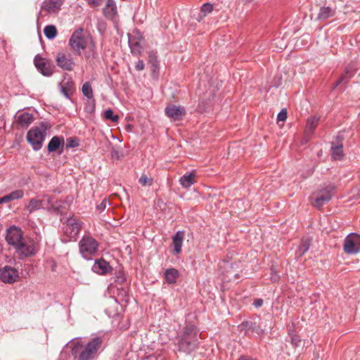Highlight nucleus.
I'll return each instance as SVG.
<instances>
[{
  "instance_id": "6e6552de",
  "label": "nucleus",
  "mask_w": 360,
  "mask_h": 360,
  "mask_svg": "<svg viewBox=\"0 0 360 360\" xmlns=\"http://www.w3.org/2000/svg\"><path fill=\"white\" fill-rule=\"evenodd\" d=\"M82 224L76 218L70 217L67 219L66 224L63 226V242L75 240L82 229Z\"/></svg>"
},
{
  "instance_id": "bb28decb",
  "label": "nucleus",
  "mask_w": 360,
  "mask_h": 360,
  "mask_svg": "<svg viewBox=\"0 0 360 360\" xmlns=\"http://www.w3.org/2000/svg\"><path fill=\"white\" fill-rule=\"evenodd\" d=\"M335 15V11L330 7H322L320 8L317 19L325 20Z\"/></svg>"
},
{
  "instance_id": "cd10ccee",
  "label": "nucleus",
  "mask_w": 360,
  "mask_h": 360,
  "mask_svg": "<svg viewBox=\"0 0 360 360\" xmlns=\"http://www.w3.org/2000/svg\"><path fill=\"white\" fill-rule=\"evenodd\" d=\"M129 44L132 54L136 56L141 54L142 51V46L140 41L130 38L129 39Z\"/></svg>"
},
{
  "instance_id": "7c9ffc66",
  "label": "nucleus",
  "mask_w": 360,
  "mask_h": 360,
  "mask_svg": "<svg viewBox=\"0 0 360 360\" xmlns=\"http://www.w3.org/2000/svg\"><path fill=\"white\" fill-rule=\"evenodd\" d=\"M44 32L47 39H53L57 35V29L54 25H46L44 27Z\"/></svg>"
},
{
  "instance_id": "8fccbe9b",
  "label": "nucleus",
  "mask_w": 360,
  "mask_h": 360,
  "mask_svg": "<svg viewBox=\"0 0 360 360\" xmlns=\"http://www.w3.org/2000/svg\"><path fill=\"white\" fill-rule=\"evenodd\" d=\"M3 203H6L3 197L0 198V205L3 204Z\"/></svg>"
},
{
  "instance_id": "c03bdc74",
  "label": "nucleus",
  "mask_w": 360,
  "mask_h": 360,
  "mask_svg": "<svg viewBox=\"0 0 360 360\" xmlns=\"http://www.w3.org/2000/svg\"><path fill=\"white\" fill-rule=\"evenodd\" d=\"M271 280L273 282H277L279 280L278 274L275 272L273 269L271 270Z\"/></svg>"
},
{
  "instance_id": "49530a36",
  "label": "nucleus",
  "mask_w": 360,
  "mask_h": 360,
  "mask_svg": "<svg viewBox=\"0 0 360 360\" xmlns=\"http://www.w3.org/2000/svg\"><path fill=\"white\" fill-rule=\"evenodd\" d=\"M241 326L245 328H252V323H249L248 321H243L241 323Z\"/></svg>"
},
{
  "instance_id": "2f4dec72",
  "label": "nucleus",
  "mask_w": 360,
  "mask_h": 360,
  "mask_svg": "<svg viewBox=\"0 0 360 360\" xmlns=\"http://www.w3.org/2000/svg\"><path fill=\"white\" fill-rule=\"evenodd\" d=\"M82 91L83 95L88 98L89 99L92 98L94 96L91 85L89 82H86L83 84L82 87Z\"/></svg>"
},
{
  "instance_id": "79ce46f5",
  "label": "nucleus",
  "mask_w": 360,
  "mask_h": 360,
  "mask_svg": "<svg viewBox=\"0 0 360 360\" xmlns=\"http://www.w3.org/2000/svg\"><path fill=\"white\" fill-rule=\"evenodd\" d=\"M145 64L142 60H139L135 65V68L138 71H141L144 69Z\"/></svg>"
},
{
  "instance_id": "e433bc0d",
  "label": "nucleus",
  "mask_w": 360,
  "mask_h": 360,
  "mask_svg": "<svg viewBox=\"0 0 360 360\" xmlns=\"http://www.w3.org/2000/svg\"><path fill=\"white\" fill-rule=\"evenodd\" d=\"M212 10L213 6L211 4L205 3L202 6L200 12L203 16H206L207 14L210 13Z\"/></svg>"
},
{
  "instance_id": "4be33fe9",
  "label": "nucleus",
  "mask_w": 360,
  "mask_h": 360,
  "mask_svg": "<svg viewBox=\"0 0 360 360\" xmlns=\"http://www.w3.org/2000/svg\"><path fill=\"white\" fill-rule=\"evenodd\" d=\"M64 145V139L62 136H53L48 143L47 150L49 153L57 150L60 146Z\"/></svg>"
},
{
  "instance_id": "a211bd4d",
  "label": "nucleus",
  "mask_w": 360,
  "mask_h": 360,
  "mask_svg": "<svg viewBox=\"0 0 360 360\" xmlns=\"http://www.w3.org/2000/svg\"><path fill=\"white\" fill-rule=\"evenodd\" d=\"M196 173L193 170L191 172L186 173L179 179V183L184 188H189L195 183Z\"/></svg>"
},
{
  "instance_id": "58836bf2",
  "label": "nucleus",
  "mask_w": 360,
  "mask_h": 360,
  "mask_svg": "<svg viewBox=\"0 0 360 360\" xmlns=\"http://www.w3.org/2000/svg\"><path fill=\"white\" fill-rule=\"evenodd\" d=\"M79 146L78 140L76 138H69L67 139V148H75Z\"/></svg>"
},
{
  "instance_id": "b1692460",
  "label": "nucleus",
  "mask_w": 360,
  "mask_h": 360,
  "mask_svg": "<svg viewBox=\"0 0 360 360\" xmlns=\"http://www.w3.org/2000/svg\"><path fill=\"white\" fill-rule=\"evenodd\" d=\"M319 121V118L316 117H311L307 119L305 128V134L307 136H311L314 133L318 125Z\"/></svg>"
},
{
  "instance_id": "a878e982",
  "label": "nucleus",
  "mask_w": 360,
  "mask_h": 360,
  "mask_svg": "<svg viewBox=\"0 0 360 360\" xmlns=\"http://www.w3.org/2000/svg\"><path fill=\"white\" fill-rule=\"evenodd\" d=\"M23 196L24 191L22 189H18L3 196V198L5 202L7 203L15 200L21 199Z\"/></svg>"
},
{
  "instance_id": "09e8293b",
  "label": "nucleus",
  "mask_w": 360,
  "mask_h": 360,
  "mask_svg": "<svg viewBox=\"0 0 360 360\" xmlns=\"http://www.w3.org/2000/svg\"><path fill=\"white\" fill-rule=\"evenodd\" d=\"M253 330L255 331L256 333H257L258 334H260V333H263V330H260V329H255V328H253Z\"/></svg>"
},
{
  "instance_id": "4468645a",
  "label": "nucleus",
  "mask_w": 360,
  "mask_h": 360,
  "mask_svg": "<svg viewBox=\"0 0 360 360\" xmlns=\"http://www.w3.org/2000/svg\"><path fill=\"white\" fill-rule=\"evenodd\" d=\"M37 69L44 76H51L53 74V66L46 58L37 55L34 59Z\"/></svg>"
},
{
  "instance_id": "f03ea898",
  "label": "nucleus",
  "mask_w": 360,
  "mask_h": 360,
  "mask_svg": "<svg viewBox=\"0 0 360 360\" xmlns=\"http://www.w3.org/2000/svg\"><path fill=\"white\" fill-rule=\"evenodd\" d=\"M102 342V339L98 337L92 338L86 344L82 338L77 339L73 343L72 354L78 360H91L95 357Z\"/></svg>"
},
{
  "instance_id": "f257e3e1",
  "label": "nucleus",
  "mask_w": 360,
  "mask_h": 360,
  "mask_svg": "<svg viewBox=\"0 0 360 360\" xmlns=\"http://www.w3.org/2000/svg\"><path fill=\"white\" fill-rule=\"evenodd\" d=\"M200 338L198 328L194 325L186 324L176 337L179 350L190 354L198 347Z\"/></svg>"
},
{
  "instance_id": "5701e85b",
  "label": "nucleus",
  "mask_w": 360,
  "mask_h": 360,
  "mask_svg": "<svg viewBox=\"0 0 360 360\" xmlns=\"http://www.w3.org/2000/svg\"><path fill=\"white\" fill-rule=\"evenodd\" d=\"M33 116L28 112H23L17 117V122L22 127H28L33 122Z\"/></svg>"
},
{
  "instance_id": "f3484780",
  "label": "nucleus",
  "mask_w": 360,
  "mask_h": 360,
  "mask_svg": "<svg viewBox=\"0 0 360 360\" xmlns=\"http://www.w3.org/2000/svg\"><path fill=\"white\" fill-rule=\"evenodd\" d=\"M111 270L109 263L103 259L96 260L92 266V271L100 275H105Z\"/></svg>"
},
{
  "instance_id": "a18cd8bd",
  "label": "nucleus",
  "mask_w": 360,
  "mask_h": 360,
  "mask_svg": "<svg viewBox=\"0 0 360 360\" xmlns=\"http://www.w3.org/2000/svg\"><path fill=\"white\" fill-rule=\"evenodd\" d=\"M262 304H263L262 299H257L253 302V305L257 308L260 307Z\"/></svg>"
},
{
  "instance_id": "72a5a7b5",
  "label": "nucleus",
  "mask_w": 360,
  "mask_h": 360,
  "mask_svg": "<svg viewBox=\"0 0 360 360\" xmlns=\"http://www.w3.org/2000/svg\"><path fill=\"white\" fill-rule=\"evenodd\" d=\"M139 181L143 186H150L153 184V179L152 177H148L145 174H142Z\"/></svg>"
},
{
  "instance_id": "c756f323",
  "label": "nucleus",
  "mask_w": 360,
  "mask_h": 360,
  "mask_svg": "<svg viewBox=\"0 0 360 360\" xmlns=\"http://www.w3.org/2000/svg\"><path fill=\"white\" fill-rule=\"evenodd\" d=\"M332 156L333 158L337 160H340L343 157V146L342 144H340L336 146H332Z\"/></svg>"
},
{
  "instance_id": "0eeeda50",
  "label": "nucleus",
  "mask_w": 360,
  "mask_h": 360,
  "mask_svg": "<svg viewBox=\"0 0 360 360\" xmlns=\"http://www.w3.org/2000/svg\"><path fill=\"white\" fill-rule=\"evenodd\" d=\"M89 41V37L84 36V30L78 28L71 35L68 44L74 51L80 55L82 51L87 47Z\"/></svg>"
},
{
  "instance_id": "1a4fd4ad",
  "label": "nucleus",
  "mask_w": 360,
  "mask_h": 360,
  "mask_svg": "<svg viewBox=\"0 0 360 360\" xmlns=\"http://www.w3.org/2000/svg\"><path fill=\"white\" fill-rule=\"evenodd\" d=\"M343 250L347 255H356L360 251V235L351 233L347 236L343 243Z\"/></svg>"
},
{
  "instance_id": "39448f33",
  "label": "nucleus",
  "mask_w": 360,
  "mask_h": 360,
  "mask_svg": "<svg viewBox=\"0 0 360 360\" xmlns=\"http://www.w3.org/2000/svg\"><path fill=\"white\" fill-rule=\"evenodd\" d=\"M98 248L97 240L92 236L84 235L79 243V252L82 257L89 260L96 255Z\"/></svg>"
},
{
  "instance_id": "393cba45",
  "label": "nucleus",
  "mask_w": 360,
  "mask_h": 360,
  "mask_svg": "<svg viewBox=\"0 0 360 360\" xmlns=\"http://www.w3.org/2000/svg\"><path fill=\"white\" fill-rule=\"evenodd\" d=\"M179 276V271L174 268L167 269L165 272V280L169 284L176 283Z\"/></svg>"
},
{
  "instance_id": "ddd939ff",
  "label": "nucleus",
  "mask_w": 360,
  "mask_h": 360,
  "mask_svg": "<svg viewBox=\"0 0 360 360\" xmlns=\"http://www.w3.org/2000/svg\"><path fill=\"white\" fill-rule=\"evenodd\" d=\"M18 278V271L14 267L6 265L0 270V279L5 283H13Z\"/></svg>"
},
{
  "instance_id": "473e14b6",
  "label": "nucleus",
  "mask_w": 360,
  "mask_h": 360,
  "mask_svg": "<svg viewBox=\"0 0 360 360\" xmlns=\"http://www.w3.org/2000/svg\"><path fill=\"white\" fill-rule=\"evenodd\" d=\"M148 61H149V63L153 67L154 70L158 68V67H159V60H158L156 52L150 51L149 53V54H148Z\"/></svg>"
},
{
  "instance_id": "2eb2a0df",
  "label": "nucleus",
  "mask_w": 360,
  "mask_h": 360,
  "mask_svg": "<svg viewBox=\"0 0 360 360\" xmlns=\"http://www.w3.org/2000/svg\"><path fill=\"white\" fill-rule=\"evenodd\" d=\"M63 0H44L41 6V11L53 15L57 14L60 10Z\"/></svg>"
},
{
  "instance_id": "6ab92c4d",
  "label": "nucleus",
  "mask_w": 360,
  "mask_h": 360,
  "mask_svg": "<svg viewBox=\"0 0 360 360\" xmlns=\"http://www.w3.org/2000/svg\"><path fill=\"white\" fill-rule=\"evenodd\" d=\"M103 14L108 19H113L117 14V6L114 0H108L103 9Z\"/></svg>"
},
{
  "instance_id": "4c0bfd02",
  "label": "nucleus",
  "mask_w": 360,
  "mask_h": 360,
  "mask_svg": "<svg viewBox=\"0 0 360 360\" xmlns=\"http://www.w3.org/2000/svg\"><path fill=\"white\" fill-rule=\"evenodd\" d=\"M115 281L119 284H122L126 281L125 274L123 271H119L115 277Z\"/></svg>"
},
{
  "instance_id": "c85d7f7f",
  "label": "nucleus",
  "mask_w": 360,
  "mask_h": 360,
  "mask_svg": "<svg viewBox=\"0 0 360 360\" xmlns=\"http://www.w3.org/2000/svg\"><path fill=\"white\" fill-rule=\"evenodd\" d=\"M310 247V240L309 238L302 240L297 250L296 254L298 257H302L307 252Z\"/></svg>"
},
{
  "instance_id": "423d86ee",
  "label": "nucleus",
  "mask_w": 360,
  "mask_h": 360,
  "mask_svg": "<svg viewBox=\"0 0 360 360\" xmlns=\"http://www.w3.org/2000/svg\"><path fill=\"white\" fill-rule=\"evenodd\" d=\"M53 198L49 195H38L30 200L25 210L31 214L39 210H50L53 207Z\"/></svg>"
},
{
  "instance_id": "aec40b11",
  "label": "nucleus",
  "mask_w": 360,
  "mask_h": 360,
  "mask_svg": "<svg viewBox=\"0 0 360 360\" xmlns=\"http://www.w3.org/2000/svg\"><path fill=\"white\" fill-rule=\"evenodd\" d=\"M184 238V232L178 231L172 237V243L175 254L179 255L181 252L183 240Z\"/></svg>"
},
{
  "instance_id": "9b49d317",
  "label": "nucleus",
  "mask_w": 360,
  "mask_h": 360,
  "mask_svg": "<svg viewBox=\"0 0 360 360\" xmlns=\"http://www.w3.org/2000/svg\"><path fill=\"white\" fill-rule=\"evenodd\" d=\"M56 60L57 65L64 70L72 71L75 66L72 54L68 52H59Z\"/></svg>"
},
{
  "instance_id": "a19ab883",
  "label": "nucleus",
  "mask_w": 360,
  "mask_h": 360,
  "mask_svg": "<svg viewBox=\"0 0 360 360\" xmlns=\"http://www.w3.org/2000/svg\"><path fill=\"white\" fill-rule=\"evenodd\" d=\"M108 204H109V200L104 198L102 202L97 205V209L100 211H103L105 209Z\"/></svg>"
},
{
  "instance_id": "20e7f679",
  "label": "nucleus",
  "mask_w": 360,
  "mask_h": 360,
  "mask_svg": "<svg viewBox=\"0 0 360 360\" xmlns=\"http://www.w3.org/2000/svg\"><path fill=\"white\" fill-rule=\"evenodd\" d=\"M335 189V186L334 184L329 183L323 188L313 193L311 196L312 205L318 208L321 207L323 205L331 200L333 193Z\"/></svg>"
},
{
  "instance_id": "f8f14e48",
  "label": "nucleus",
  "mask_w": 360,
  "mask_h": 360,
  "mask_svg": "<svg viewBox=\"0 0 360 360\" xmlns=\"http://www.w3.org/2000/svg\"><path fill=\"white\" fill-rule=\"evenodd\" d=\"M23 239L22 231L20 228L13 226L7 229L6 240L7 243L14 248L20 243Z\"/></svg>"
},
{
  "instance_id": "7ed1b4c3",
  "label": "nucleus",
  "mask_w": 360,
  "mask_h": 360,
  "mask_svg": "<svg viewBox=\"0 0 360 360\" xmlns=\"http://www.w3.org/2000/svg\"><path fill=\"white\" fill-rule=\"evenodd\" d=\"M49 127L46 123L41 122L39 126L32 127L27 131V140L33 150H39L41 148L46 131Z\"/></svg>"
},
{
  "instance_id": "dca6fc26",
  "label": "nucleus",
  "mask_w": 360,
  "mask_h": 360,
  "mask_svg": "<svg viewBox=\"0 0 360 360\" xmlns=\"http://www.w3.org/2000/svg\"><path fill=\"white\" fill-rule=\"evenodd\" d=\"M165 113L173 120H179L185 115L186 112L183 107L180 105H169L165 108Z\"/></svg>"
},
{
  "instance_id": "ea45409f",
  "label": "nucleus",
  "mask_w": 360,
  "mask_h": 360,
  "mask_svg": "<svg viewBox=\"0 0 360 360\" xmlns=\"http://www.w3.org/2000/svg\"><path fill=\"white\" fill-rule=\"evenodd\" d=\"M287 119V110L286 109H282L277 115L278 121L284 122Z\"/></svg>"
},
{
  "instance_id": "37998d69",
  "label": "nucleus",
  "mask_w": 360,
  "mask_h": 360,
  "mask_svg": "<svg viewBox=\"0 0 360 360\" xmlns=\"http://www.w3.org/2000/svg\"><path fill=\"white\" fill-rule=\"evenodd\" d=\"M87 2L91 6L96 7L101 4V0H87Z\"/></svg>"
},
{
  "instance_id": "c9c22d12",
  "label": "nucleus",
  "mask_w": 360,
  "mask_h": 360,
  "mask_svg": "<svg viewBox=\"0 0 360 360\" xmlns=\"http://www.w3.org/2000/svg\"><path fill=\"white\" fill-rule=\"evenodd\" d=\"M288 335L290 337V342L291 344L295 347H297L300 345L301 342V339L299 336H297L296 334L293 333L290 330L288 332Z\"/></svg>"
},
{
  "instance_id": "de8ad7c7",
  "label": "nucleus",
  "mask_w": 360,
  "mask_h": 360,
  "mask_svg": "<svg viewBox=\"0 0 360 360\" xmlns=\"http://www.w3.org/2000/svg\"><path fill=\"white\" fill-rule=\"evenodd\" d=\"M238 360H255L254 359L246 356H241Z\"/></svg>"
},
{
  "instance_id": "9d476101",
  "label": "nucleus",
  "mask_w": 360,
  "mask_h": 360,
  "mask_svg": "<svg viewBox=\"0 0 360 360\" xmlns=\"http://www.w3.org/2000/svg\"><path fill=\"white\" fill-rule=\"evenodd\" d=\"M15 249L20 257H30L34 255L37 252L36 243L32 240L25 238Z\"/></svg>"
},
{
  "instance_id": "f704fd0d",
  "label": "nucleus",
  "mask_w": 360,
  "mask_h": 360,
  "mask_svg": "<svg viewBox=\"0 0 360 360\" xmlns=\"http://www.w3.org/2000/svg\"><path fill=\"white\" fill-rule=\"evenodd\" d=\"M104 117L107 120H110L114 122H117L119 120V116L114 115L113 111L111 109H108L104 112Z\"/></svg>"
},
{
  "instance_id": "412c9836",
  "label": "nucleus",
  "mask_w": 360,
  "mask_h": 360,
  "mask_svg": "<svg viewBox=\"0 0 360 360\" xmlns=\"http://www.w3.org/2000/svg\"><path fill=\"white\" fill-rule=\"evenodd\" d=\"M355 73V68L352 65H349L346 68L345 72L341 75L340 79L335 84L334 88L337 87L342 83H346L347 81L353 77Z\"/></svg>"
}]
</instances>
